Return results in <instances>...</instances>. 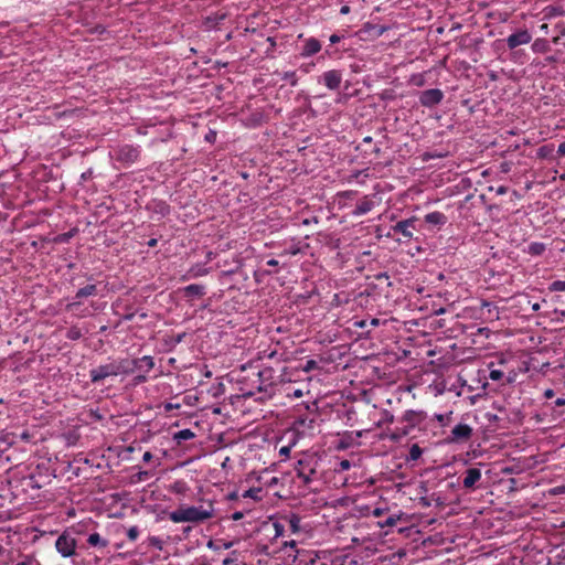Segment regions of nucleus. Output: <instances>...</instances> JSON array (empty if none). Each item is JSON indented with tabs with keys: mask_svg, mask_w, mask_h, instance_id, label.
I'll return each instance as SVG.
<instances>
[{
	"mask_svg": "<svg viewBox=\"0 0 565 565\" xmlns=\"http://www.w3.org/2000/svg\"><path fill=\"white\" fill-rule=\"evenodd\" d=\"M214 516V509L210 504L209 509L194 505H181L179 509L169 513V519L173 523H202Z\"/></svg>",
	"mask_w": 565,
	"mask_h": 565,
	"instance_id": "nucleus-1",
	"label": "nucleus"
},
{
	"mask_svg": "<svg viewBox=\"0 0 565 565\" xmlns=\"http://www.w3.org/2000/svg\"><path fill=\"white\" fill-rule=\"evenodd\" d=\"M256 375L258 379L256 390L258 392H267L269 387L292 381L291 374L286 366L281 367L279 372L271 366H265Z\"/></svg>",
	"mask_w": 565,
	"mask_h": 565,
	"instance_id": "nucleus-2",
	"label": "nucleus"
},
{
	"mask_svg": "<svg viewBox=\"0 0 565 565\" xmlns=\"http://www.w3.org/2000/svg\"><path fill=\"white\" fill-rule=\"evenodd\" d=\"M319 467V458L315 454H303L295 466L298 478H300L305 484H310L317 480V470Z\"/></svg>",
	"mask_w": 565,
	"mask_h": 565,
	"instance_id": "nucleus-3",
	"label": "nucleus"
},
{
	"mask_svg": "<svg viewBox=\"0 0 565 565\" xmlns=\"http://www.w3.org/2000/svg\"><path fill=\"white\" fill-rule=\"evenodd\" d=\"M426 419V414L423 411H406L402 417V422L405 423L403 427H396L390 435V439L398 441L403 437L407 436L411 430L423 423Z\"/></svg>",
	"mask_w": 565,
	"mask_h": 565,
	"instance_id": "nucleus-4",
	"label": "nucleus"
},
{
	"mask_svg": "<svg viewBox=\"0 0 565 565\" xmlns=\"http://www.w3.org/2000/svg\"><path fill=\"white\" fill-rule=\"evenodd\" d=\"M114 152H115V159L118 162H121L125 166H130L138 161L140 153H141V149L139 146L126 143V145L118 146L114 150Z\"/></svg>",
	"mask_w": 565,
	"mask_h": 565,
	"instance_id": "nucleus-5",
	"label": "nucleus"
},
{
	"mask_svg": "<svg viewBox=\"0 0 565 565\" xmlns=\"http://www.w3.org/2000/svg\"><path fill=\"white\" fill-rule=\"evenodd\" d=\"M55 548L63 557H71L75 554L76 540L67 531H64L57 537Z\"/></svg>",
	"mask_w": 565,
	"mask_h": 565,
	"instance_id": "nucleus-6",
	"label": "nucleus"
},
{
	"mask_svg": "<svg viewBox=\"0 0 565 565\" xmlns=\"http://www.w3.org/2000/svg\"><path fill=\"white\" fill-rule=\"evenodd\" d=\"M117 376L114 360L106 364L98 365L89 371L92 383H100L107 377Z\"/></svg>",
	"mask_w": 565,
	"mask_h": 565,
	"instance_id": "nucleus-7",
	"label": "nucleus"
},
{
	"mask_svg": "<svg viewBox=\"0 0 565 565\" xmlns=\"http://www.w3.org/2000/svg\"><path fill=\"white\" fill-rule=\"evenodd\" d=\"M444 93L439 88H429L419 94V103L424 107L431 108L441 103Z\"/></svg>",
	"mask_w": 565,
	"mask_h": 565,
	"instance_id": "nucleus-8",
	"label": "nucleus"
},
{
	"mask_svg": "<svg viewBox=\"0 0 565 565\" xmlns=\"http://www.w3.org/2000/svg\"><path fill=\"white\" fill-rule=\"evenodd\" d=\"M481 478H482V473L479 468H475V467L468 468L463 472L462 487L469 491L476 490L478 488V483L480 482Z\"/></svg>",
	"mask_w": 565,
	"mask_h": 565,
	"instance_id": "nucleus-9",
	"label": "nucleus"
},
{
	"mask_svg": "<svg viewBox=\"0 0 565 565\" xmlns=\"http://www.w3.org/2000/svg\"><path fill=\"white\" fill-rule=\"evenodd\" d=\"M320 82L331 90H335L342 83V72L339 70H330L322 74Z\"/></svg>",
	"mask_w": 565,
	"mask_h": 565,
	"instance_id": "nucleus-10",
	"label": "nucleus"
},
{
	"mask_svg": "<svg viewBox=\"0 0 565 565\" xmlns=\"http://www.w3.org/2000/svg\"><path fill=\"white\" fill-rule=\"evenodd\" d=\"M472 436V428L468 424L456 425L450 433V441H467Z\"/></svg>",
	"mask_w": 565,
	"mask_h": 565,
	"instance_id": "nucleus-11",
	"label": "nucleus"
},
{
	"mask_svg": "<svg viewBox=\"0 0 565 565\" xmlns=\"http://www.w3.org/2000/svg\"><path fill=\"white\" fill-rule=\"evenodd\" d=\"M531 40L532 36L527 30H520L508 36L507 44L509 49L513 50L520 45L530 43Z\"/></svg>",
	"mask_w": 565,
	"mask_h": 565,
	"instance_id": "nucleus-12",
	"label": "nucleus"
},
{
	"mask_svg": "<svg viewBox=\"0 0 565 565\" xmlns=\"http://www.w3.org/2000/svg\"><path fill=\"white\" fill-rule=\"evenodd\" d=\"M415 217H411L407 220H403L397 222L394 226H392V230L394 233L402 234L406 238L413 237V231L415 228Z\"/></svg>",
	"mask_w": 565,
	"mask_h": 565,
	"instance_id": "nucleus-13",
	"label": "nucleus"
},
{
	"mask_svg": "<svg viewBox=\"0 0 565 565\" xmlns=\"http://www.w3.org/2000/svg\"><path fill=\"white\" fill-rule=\"evenodd\" d=\"M134 373L139 372L141 374H148L154 367V360L150 355L134 359Z\"/></svg>",
	"mask_w": 565,
	"mask_h": 565,
	"instance_id": "nucleus-14",
	"label": "nucleus"
},
{
	"mask_svg": "<svg viewBox=\"0 0 565 565\" xmlns=\"http://www.w3.org/2000/svg\"><path fill=\"white\" fill-rule=\"evenodd\" d=\"M97 295V286L92 284V285H87L83 288H79L75 295V299L77 301H74V302H71L66 306V308L70 310L72 309L73 307L77 306L81 303L79 299L82 298H87V297H90V296H96Z\"/></svg>",
	"mask_w": 565,
	"mask_h": 565,
	"instance_id": "nucleus-15",
	"label": "nucleus"
},
{
	"mask_svg": "<svg viewBox=\"0 0 565 565\" xmlns=\"http://www.w3.org/2000/svg\"><path fill=\"white\" fill-rule=\"evenodd\" d=\"M116 374L118 375H129L134 373V359H119L114 360Z\"/></svg>",
	"mask_w": 565,
	"mask_h": 565,
	"instance_id": "nucleus-16",
	"label": "nucleus"
},
{
	"mask_svg": "<svg viewBox=\"0 0 565 565\" xmlns=\"http://www.w3.org/2000/svg\"><path fill=\"white\" fill-rule=\"evenodd\" d=\"M320 50H321L320 42L315 38H310L306 41V43L303 45L301 56H303V57L312 56V55L317 54Z\"/></svg>",
	"mask_w": 565,
	"mask_h": 565,
	"instance_id": "nucleus-17",
	"label": "nucleus"
},
{
	"mask_svg": "<svg viewBox=\"0 0 565 565\" xmlns=\"http://www.w3.org/2000/svg\"><path fill=\"white\" fill-rule=\"evenodd\" d=\"M564 553L565 550L559 546H556L555 548L551 550L547 556V565H564Z\"/></svg>",
	"mask_w": 565,
	"mask_h": 565,
	"instance_id": "nucleus-18",
	"label": "nucleus"
},
{
	"mask_svg": "<svg viewBox=\"0 0 565 565\" xmlns=\"http://www.w3.org/2000/svg\"><path fill=\"white\" fill-rule=\"evenodd\" d=\"M374 207V202L370 200L367 196H364L355 206L352 214L354 216H360L369 213Z\"/></svg>",
	"mask_w": 565,
	"mask_h": 565,
	"instance_id": "nucleus-19",
	"label": "nucleus"
},
{
	"mask_svg": "<svg viewBox=\"0 0 565 565\" xmlns=\"http://www.w3.org/2000/svg\"><path fill=\"white\" fill-rule=\"evenodd\" d=\"M447 221V216L438 211H434L425 215V222L430 225L443 226Z\"/></svg>",
	"mask_w": 565,
	"mask_h": 565,
	"instance_id": "nucleus-20",
	"label": "nucleus"
},
{
	"mask_svg": "<svg viewBox=\"0 0 565 565\" xmlns=\"http://www.w3.org/2000/svg\"><path fill=\"white\" fill-rule=\"evenodd\" d=\"M185 297H202L205 295V286L192 284L183 288Z\"/></svg>",
	"mask_w": 565,
	"mask_h": 565,
	"instance_id": "nucleus-21",
	"label": "nucleus"
},
{
	"mask_svg": "<svg viewBox=\"0 0 565 565\" xmlns=\"http://www.w3.org/2000/svg\"><path fill=\"white\" fill-rule=\"evenodd\" d=\"M226 18L225 12H215L213 14H210L205 18L204 24L207 28H215L220 24L221 21H223Z\"/></svg>",
	"mask_w": 565,
	"mask_h": 565,
	"instance_id": "nucleus-22",
	"label": "nucleus"
},
{
	"mask_svg": "<svg viewBox=\"0 0 565 565\" xmlns=\"http://www.w3.org/2000/svg\"><path fill=\"white\" fill-rule=\"evenodd\" d=\"M15 443V435L6 434L0 437V456L4 454Z\"/></svg>",
	"mask_w": 565,
	"mask_h": 565,
	"instance_id": "nucleus-23",
	"label": "nucleus"
},
{
	"mask_svg": "<svg viewBox=\"0 0 565 565\" xmlns=\"http://www.w3.org/2000/svg\"><path fill=\"white\" fill-rule=\"evenodd\" d=\"M194 437H195V434L189 428L181 429L173 435V439L178 444H181L182 441H185V440L193 439Z\"/></svg>",
	"mask_w": 565,
	"mask_h": 565,
	"instance_id": "nucleus-24",
	"label": "nucleus"
},
{
	"mask_svg": "<svg viewBox=\"0 0 565 565\" xmlns=\"http://www.w3.org/2000/svg\"><path fill=\"white\" fill-rule=\"evenodd\" d=\"M87 543L90 546H99L102 548H104V547H106L108 545V541L106 539H103L96 532L88 535Z\"/></svg>",
	"mask_w": 565,
	"mask_h": 565,
	"instance_id": "nucleus-25",
	"label": "nucleus"
},
{
	"mask_svg": "<svg viewBox=\"0 0 565 565\" xmlns=\"http://www.w3.org/2000/svg\"><path fill=\"white\" fill-rule=\"evenodd\" d=\"M243 498L253 499L254 501H262L263 500V488H250L246 490L243 494Z\"/></svg>",
	"mask_w": 565,
	"mask_h": 565,
	"instance_id": "nucleus-26",
	"label": "nucleus"
},
{
	"mask_svg": "<svg viewBox=\"0 0 565 565\" xmlns=\"http://www.w3.org/2000/svg\"><path fill=\"white\" fill-rule=\"evenodd\" d=\"M287 522H288L289 529L292 533H298L300 531L301 518L299 515L294 514V513L290 514L287 519Z\"/></svg>",
	"mask_w": 565,
	"mask_h": 565,
	"instance_id": "nucleus-27",
	"label": "nucleus"
},
{
	"mask_svg": "<svg viewBox=\"0 0 565 565\" xmlns=\"http://www.w3.org/2000/svg\"><path fill=\"white\" fill-rule=\"evenodd\" d=\"M423 455V449L419 447L418 444H413L409 448V454L406 457V461H416L418 460Z\"/></svg>",
	"mask_w": 565,
	"mask_h": 565,
	"instance_id": "nucleus-28",
	"label": "nucleus"
},
{
	"mask_svg": "<svg viewBox=\"0 0 565 565\" xmlns=\"http://www.w3.org/2000/svg\"><path fill=\"white\" fill-rule=\"evenodd\" d=\"M209 273H210V269L204 267L203 265H195V266L191 267V269L189 270L188 274L192 278H198V277L205 276Z\"/></svg>",
	"mask_w": 565,
	"mask_h": 565,
	"instance_id": "nucleus-29",
	"label": "nucleus"
},
{
	"mask_svg": "<svg viewBox=\"0 0 565 565\" xmlns=\"http://www.w3.org/2000/svg\"><path fill=\"white\" fill-rule=\"evenodd\" d=\"M544 250H545V245L543 243H539V242L531 243L526 249V252L533 256L542 255Z\"/></svg>",
	"mask_w": 565,
	"mask_h": 565,
	"instance_id": "nucleus-30",
	"label": "nucleus"
},
{
	"mask_svg": "<svg viewBox=\"0 0 565 565\" xmlns=\"http://www.w3.org/2000/svg\"><path fill=\"white\" fill-rule=\"evenodd\" d=\"M65 337L68 340L76 341V340H79L83 337V332H82L81 328H78L77 326H73V327L68 328V330L66 331Z\"/></svg>",
	"mask_w": 565,
	"mask_h": 565,
	"instance_id": "nucleus-31",
	"label": "nucleus"
},
{
	"mask_svg": "<svg viewBox=\"0 0 565 565\" xmlns=\"http://www.w3.org/2000/svg\"><path fill=\"white\" fill-rule=\"evenodd\" d=\"M188 490L186 483L184 481L178 480L173 482L171 486V491L178 494H183Z\"/></svg>",
	"mask_w": 565,
	"mask_h": 565,
	"instance_id": "nucleus-32",
	"label": "nucleus"
},
{
	"mask_svg": "<svg viewBox=\"0 0 565 565\" xmlns=\"http://www.w3.org/2000/svg\"><path fill=\"white\" fill-rule=\"evenodd\" d=\"M318 369H320L319 363L312 359L307 360L306 363L301 366V370L307 373Z\"/></svg>",
	"mask_w": 565,
	"mask_h": 565,
	"instance_id": "nucleus-33",
	"label": "nucleus"
},
{
	"mask_svg": "<svg viewBox=\"0 0 565 565\" xmlns=\"http://www.w3.org/2000/svg\"><path fill=\"white\" fill-rule=\"evenodd\" d=\"M281 78L284 81H288L291 86H296L298 84V78H297L296 72H294V71L285 72L282 74Z\"/></svg>",
	"mask_w": 565,
	"mask_h": 565,
	"instance_id": "nucleus-34",
	"label": "nucleus"
},
{
	"mask_svg": "<svg viewBox=\"0 0 565 565\" xmlns=\"http://www.w3.org/2000/svg\"><path fill=\"white\" fill-rule=\"evenodd\" d=\"M150 472L149 471H146V470H141L139 472H137L132 478V481L134 482H142V481H146L150 478Z\"/></svg>",
	"mask_w": 565,
	"mask_h": 565,
	"instance_id": "nucleus-35",
	"label": "nucleus"
},
{
	"mask_svg": "<svg viewBox=\"0 0 565 565\" xmlns=\"http://www.w3.org/2000/svg\"><path fill=\"white\" fill-rule=\"evenodd\" d=\"M411 84L415 85V86H424L425 85V76L424 74H414L412 75L411 77Z\"/></svg>",
	"mask_w": 565,
	"mask_h": 565,
	"instance_id": "nucleus-36",
	"label": "nucleus"
},
{
	"mask_svg": "<svg viewBox=\"0 0 565 565\" xmlns=\"http://www.w3.org/2000/svg\"><path fill=\"white\" fill-rule=\"evenodd\" d=\"M139 536V529L138 526L134 525V526H130L127 531V537L130 540V541H136Z\"/></svg>",
	"mask_w": 565,
	"mask_h": 565,
	"instance_id": "nucleus-37",
	"label": "nucleus"
},
{
	"mask_svg": "<svg viewBox=\"0 0 565 565\" xmlns=\"http://www.w3.org/2000/svg\"><path fill=\"white\" fill-rule=\"evenodd\" d=\"M430 499H431L430 500L431 504L435 503V505L438 507V508H444L445 504H446L445 500L440 495H438L436 493H431L430 494Z\"/></svg>",
	"mask_w": 565,
	"mask_h": 565,
	"instance_id": "nucleus-38",
	"label": "nucleus"
},
{
	"mask_svg": "<svg viewBox=\"0 0 565 565\" xmlns=\"http://www.w3.org/2000/svg\"><path fill=\"white\" fill-rule=\"evenodd\" d=\"M393 422H394L393 414H391L388 411H384L383 414H382V419L379 423V426L382 425L383 423L391 424Z\"/></svg>",
	"mask_w": 565,
	"mask_h": 565,
	"instance_id": "nucleus-39",
	"label": "nucleus"
},
{
	"mask_svg": "<svg viewBox=\"0 0 565 565\" xmlns=\"http://www.w3.org/2000/svg\"><path fill=\"white\" fill-rule=\"evenodd\" d=\"M503 372L501 370H491L490 371V374H489V377L492 380V381H499L503 377Z\"/></svg>",
	"mask_w": 565,
	"mask_h": 565,
	"instance_id": "nucleus-40",
	"label": "nucleus"
},
{
	"mask_svg": "<svg viewBox=\"0 0 565 565\" xmlns=\"http://www.w3.org/2000/svg\"><path fill=\"white\" fill-rule=\"evenodd\" d=\"M149 544L158 550H162V541L158 536H151Z\"/></svg>",
	"mask_w": 565,
	"mask_h": 565,
	"instance_id": "nucleus-41",
	"label": "nucleus"
},
{
	"mask_svg": "<svg viewBox=\"0 0 565 565\" xmlns=\"http://www.w3.org/2000/svg\"><path fill=\"white\" fill-rule=\"evenodd\" d=\"M482 307H483V308H487V309H488V312H489L490 315H491V313H492V311H493V312H494V315H495V317H498V313H499V312H498V308H497L494 305H492L491 302L483 301V302H482Z\"/></svg>",
	"mask_w": 565,
	"mask_h": 565,
	"instance_id": "nucleus-42",
	"label": "nucleus"
},
{
	"mask_svg": "<svg viewBox=\"0 0 565 565\" xmlns=\"http://www.w3.org/2000/svg\"><path fill=\"white\" fill-rule=\"evenodd\" d=\"M397 518L394 515L388 516L383 523H380V525L383 526H393L396 524Z\"/></svg>",
	"mask_w": 565,
	"mask_h": 565,
	"instance_id": "nucleus-43",
	"label": "nucleus"
},
{
	"mask_svg": "<svg viewBox=\"0 0 565 565\" xmlns=\"http://www.w3.org/2000/svg\"><path fill=\"white\" fill-rule=\"evenodd\" d=\"M430 500H431V499H430V495H428V497H422V498H419V504H420L422 507H424V508H428V507H430V505H431V501H430Z\"/></svg>",
	"mask_w": 565,
	"mask_h": 565,
	"instance_id": "nucleus-44",
	"label": "nucleus"
},
{
	"mask_svg": "<svg viewBox=\"0 0 565 565\" xmlns=\"http://www.w3.org/2000/svg\"><path fill=\"white\" fill-rule=\"evenodd\" d=\"M552 286H553L554 290H559V291L565 290V281L557 280V281H554Z\"/></svg>",
	"mask_w": 565,
	"mask_h": 565,
	"instance_id": "nucleus-45",
	"label": "nucleus"
},
{
	"mask_svg": "<svg viewBox=\"0 0 565 565\" xmlns=\"http://www.w3.org/2000/svg\"><path fill=\"white\" fill-rule=\"evenodd\" d=\"M147 375H148V374H145V373H143V374H141V373H139V374L135 377V380H134V381H135V384H141V383L147 382V380H148V376H147Z\"/></svg>",
	"mask_w": 565,
	"mask_h": 565,
	"instance_id": "nucleus-46",
	"label": "nucleus"
},
{
	"mask_svg": "<svg viewBox=\"0 0 565 565\" xmlns=\"http://www.w3.org/2000/svg\"><path fill=\"white\" fill-rule=\"evenodd\" d=\"M274 527H275V536L278 537L280 535H282V532H284V525L279 524V523H275L274 524Z\"/></svg>",
	"mask_w": 565,
	"mask_h": 565,
	"instance_id": "nucleus-47",
	"label": "nucleus"
},
{
	"mask_svg": "<svg viewBox=\"0 0 565 565\" xmlns=\"http://www.w3.org/2000/svg\"><path fill=\"white\" fill-rule=\"evenodd\" d=\"M351 467V462L347 459L344 460H341L340 463H339V468L340 470H349Z\"/></svg>",
	"mask_w": 565,
	"mask_h": 565,
	"instance_id": "nucleus-48",
	"label": "nucleus"
},
{
	"mask_svg": "<svg viewBox=\"0 0 565 565\" xmlns=\"http://www.w3.org/2000/svg\"><path fill=\"white\" fill-rule=\"evenodd\" d=\"M185 337V333H179L177 334L174 338H172V344L173 345H177L179 344L180 342H182L183 338Z\"/></svg>",
	"mask_w": 565,
	"mask_h": 565,
	"instance_id": "nucleus-49",
	"label": "nucleus"
},
{
	"mask_svg": "<svg viewBox=\"0 0 565 565\" xmlns=\"http://www.w3.org/2000/svg\"><path fill=\"white\" fill-rule=\"evenodd\" d=\"M342 36L338 35V34H332L330 38H329V41L331 44H337L341 41Z\"/></svg>",
	"mask_w": 565,
	"mask_h": 565,
	"instance_id": "nucleus-50",
	"label": "nucleus"
},
{
	"mask_svg": "<svg viewBox=\"0 0 565 565\" xmlns=\"http://www.w3.org/2000/svg\"><path fill=\"white\" fill-rule=\"evenodd\" d=\"M231 518H232V520H234V521H238V520H241V519H243V518H244V513H243V512H241V511H236V512H234V513L232 514V516H231Z\"/></svg>",
	"mask_w": 565,
	"mask_h": 565,
	"instance_id": "nucleus-51",
	"label": "nucleus"
},
{
	"mask_svg": "<svg viewBox=\"0 0 565 565\" xmlns=\"http://www.w3.org/2000/svg\"><path fill=\"white\" fill-rule=\"evenodd\" d=\"M383 513H384V509H382V508H375L372 511V515L375 516V518H379V516L383 515Z\"/></svg>",
	"mask_w": 565,
	"mask_h": 565,
	"instance_id": "nucleus-52",
	"label": "nucleus"
},
{
	"mask_svg": "<svg viewBox=\"0 0 565 565\" xmlns=\"http://www.w3.org/2000/svg\"><path fill=\"white\" fill-rule=\"evenodd\" d=\"M92 174H93V171L89 169V170H87L86 172H83V173H82L81 179H82V180H84V181H86V180H88V179H90V178H92Z\"/></svg>",
	"mask_w": 565,
	"mask_h": 565,
	"instance_id": "nucleus-53",
	"label": "nucleus"
},
{
	"mask_svg": "<svg viewBox=\"0 0 565 565\" xmlns=\"http://www.w3.org/2000/svg\"><path fill=\"white\" fill-rule=\"evenodd\" d=\"M19 437L21 440H24V441H30V439H31V435L29 431L21 433Z\"/></svg>",
	"mask_w": 565,
	"mask_h": 565,
	"instance_id": "nucleus-54",
	"label": "nucleus"
},
{
	"mask_svg": "<svg viewBox=\"0 0 565 565\" xmlns=\"http://www.w3.org/2000/svg\"><path fill=\"white\" fill-rule=\"evenodd\" d=\"M279 454H280L281 456L288 457V456H289V454H290V448H289V447H286V446H285V447H281V448H280V450H279Z\"/></svg>",
	"mask_w": 565,
	"mask_h": 565,
	"instance_id": "nucleus-55",
	"label": "nucleus"
},
{
	"mask_svg": "<svg viewBox=\"0 0 565 565\" xmlns=\"http://www.w3.org/2000/svg\"><path fill=\"white\" fill-rule=\"evenodd\" d=\"M152 457H153V456H152V454H151L150 451H146V452L143 454V456H142V460H143L145 462H149V461L152 459Z\"/></svg>",
	"mask_w": 565,
	"mask_h": 565,
	"instance_id": "nucleus-56",
	"label": "nucleus"
},
{
	"mask_svg": "<svg viewBox=\"0 0 565 565\" xmlns=\"http://www.w3.org/2000/svg\"><path fill=\"white\" fill-rule=\"evenodd\" d=\"M135 312H129V313H126L124 317H122V320L124 321H131L134 318H135Z\"/></svg>",
	"mask_w": 565,
	"mask_h": 565,
	"instance_id": "nucleus-57",
	"label": "nucleus"
},
{
	"mask_svg": "<svg viewBox=\"0 0 565 565\" xmlns=\"http://www.w3.org/2000/svg\"><path fill=\"white\" fill-rule=\"evenodd\" d=\"M354 326L359 328H365L367 326V320L355 321Z\"/></svg>",
	"mask_w": 565,
	"mask_h": 565,
	"instance_id": "nucleus-58",
	"label": "nucleus"
},
{
	"mask_svg": "<svg viewBox=\"0 0 565 565\" xmlns=\"http://www.w3.org/2000/svg\"><path fill=\"white\" fill-rule=\"evenodd\" d=\"M284 547L295 548L296 547V541L291 540V541L284 542Z\"/></svg>",
	"mask_w": 565,
	"mask_h": 565,
	"instance_id": "nucleus-59",
	"label": "nucleus"
},
{
	"mask_svg": "<svg viewBox=\"0 0 565 565\" xmlns=\"http://www.w3.org/2000/svg\"><path fill=\"white\" fill-rule=\"evenodd\" d=\"M557 152L563 156L565 154V141L558 145Z\"/></svg>",
	"mask_w": 565,
	"mask_h": 565,
	"instance_id": "nucleus-60",
	"label": "nucleus"
},
{
	"mask_svg": "<svg viewBox=\"0 0 565 565\" xmlns=\"http://www.w3.org/2000/svg\"><path fill=\"white\" fill-rule=\"evenodd\" d=\"M370 324L372 327H379L381 324V321L377 318H373V319L370 320Z\"/></svg>",
	"mask_w": 565,
	"mask_h": 565,
	"instance_id": "nucleus-61",
	"label": "nucleus"
},
{
	"mask_svg": "<svg viewBox=\"0 0 565 565\" xmlns=\"http://www.w3.org/2000/svg\"><path fill=\"white\" fill-rule=\"evenodd\" d=\"M544 396H545L546 398H552V397L554 396V391H553V390H551V388L546 390V391L544 392Z\"/></svg>",
	"mask_w": 565,
	"mask_h": 565,
	"instance_id": "nucleus-62",
	"label": "nucleus"
},
{
	"mask_svg": "<svg viewBox=\"0 0 565 565\" xmlns=\"http://www.w3.org/2000/svg\"><path fill=\"white\" fill-rule=\"evenodd\" d=\"M350 12V7L349 6H342L341 9H340V13L341 14H348Z\"/></svg>",
	"mask_w": 565,
	"mask_h": 565,
	"instance_id": "nucleus-63",
	"label": "nucleus"
},
{
	"mask_svg": "<svg viewBox=\"0 0 565 565\" xmlns=\"http://www.w3.org/2000/svg\"><path fill=\"white\" fill-rule=\"evenodd\" d=\"M232 563H234V559L230 557L224 558L222 562L223 565H231Z\"/></svg>",
	"mask_w": 565,
	"mask_h": 565,
	"instance_id": "nucleus-64",
	"label": "nucleus"
}]
</instances>
